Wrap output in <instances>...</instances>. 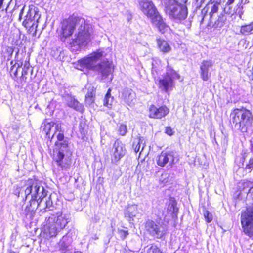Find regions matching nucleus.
Listing matches in <instances>:
<instances>
[{
  "mask_svg": "<svg viewBox=\"0 0 253 253\" xmlns=\"http://www.w3.org/2000/svg\"><path fill=\"white\" fill-rule=\"evenodd\" d=\"M47 191L42 185V182L35 179H29L22 187L19 192L25 201H28L29 206H26L28 211H33L39 208L42 212L52 210V201L50 197H47Z\"/></svg>",
  "mask_w": 253,
  "mask_h": 253,
  "instance_id": "1",
  "label": "nucleus"
},
{
  "mask_svg": "<svg viewBox=\"0 0 253 253\" xmlns=\"http://www.w3.org/2000/svg\"><path fill=\"white\" fill-rule=\"evenodd\" d=\"M61 25L60 36L62 41H65V39L71 36L75 29L77 28V31L75 35V38L70 43L71 46L80 47L86 45L90 41L92 28L86 23L84 18L69 17L64 19Z\"/></svg>",
  "mask_w": 253,
  "mask_h": 253,
  "instance_id": "2",
  "label": "nucleus"
},
{
  "mask_svg": "<svg viewBox=\"0 0 253 253\" xmlns=\"http://www.w3.org/2000/svg\"><path fill=\"white\" fill-rule=\"evenodd\" d=\"M56 137L57 141L55 143V147L53 150V171L59 172L61 170H68L71 167L72 160V152L70 151L68 146V142L64 139L63 133L60 131Z\"/></svg>",
  "mask_w": 253,
  "mask_h": 253,
  "instance_id": "3",
  "label": "nucleus"
},
{
  "mask_svg": "<svg viewBox=\"0 0 253 253\" xmlns=\"http://www.w3.org/2000/svg\"><path fill=\"white\" fill-rule=\"evenodd\" d=\"M103 52L99 49L87 57L79 60L78 66L80 67L81 70H83L82 68H86L98 72L101 75L102 79H106L111 76L109 79L111 81L112 80L111 74L113 71L112 64L107 61L96 65L97 61L103 56Z\"/></svg>",
  "mask_w": 253,
  "mask_h": 253,
  "instance_id": "4",
  "label": "nucleus"
},
{
  "mask_svg": "<svg viewBox=\"0 0 253 253\" xmlns=\"http://www.w3.org/2000/svg\"><path fill=\"white\" fill-rule=\"evenodd\" d=\"M44 233L46 238L55 237L70 222V215L59 211L46 217Z\"/></svg>",
  "mask_w": 253,
  "mask_h": 253,
  "instance_id": "5",
  "label": "nucleus"
},
{
  "mask_svg": "<svg viewBox=\"0 0 253 253\" xmlns=\"http://www.w3.org/2000/svg\"><path fill=\"white\" fill-rule=\"evenodd\" d=\"M230 118L235 129L243 133L247 131L253 122L251 112L244 107L233 109L230 113Z\"/></svg>",
  "mask_w": 253,
  "mask_h": 253,
  "instance_id": "6",
  "label": "nucleus"
},
{
  "mask_svg": "<svg viewBox=\"0 0 253 253\" xmlns=\"http://www.w3.org/2000/svg\"><path fill=\"white\" fill-rule=\"evenodd\" d=\"M175 0H168L166 3V13L170 18L176 20H184L187 16V7L182 4H179Z\"/></svg>",
  "mask_w": 253,
  "mask_h": 253,
  "instance_id": "7",
  "label": "nucleus"
},
{
  "mask_svg": "<svg viewBox=\"0 0 253 253\" xmlns=\"http://www.w3.org/2000/svg\"><path fill=\"white\" fill-rule=\"evenodd\" d=\"M240 222L244 233L253 239V205L242 211Z\"/></svg>",
  "mask_w": 253,
  "mask_h": 253,
  "instance_id": "8",
  "label": "nucleus"
},
{
  "mask_svg": "<svg viewBox=\"0 0 253 253\" xmlns=\"http://www.w3.org/2000/svg\"><path fill=\"white\" fill-rule=\"evenodd\" d=\"M180 76L170 67L168 66L166 74L159 80V87L166 92L171 88L173 85V80L179 79Z\"/></svg>",
  "mask_w": 253,
  "mask_h": 253,
  "instance_id": "9",
  "label": "nucleus"
},
{
  "mask_svg": "<svg viewBox=\"0 0 253 253\" xmlns=\"http://www.w3.org/2000/svg\"><path fill=\"white\" fill-rule=\"evenodd\" d=\"M145 229L149 234L157 238H162L166 234V227L160 223L148 219L145 222Z\"/></svg>",
  "mask_w": 253,
  "mask_h": 253,
  "instance_id": "10",
  "label": "nucleus"
},
{
  "mask_svg": "<svg viewBox=\"0 0 253 253\" xmlns=\"http://www.w3.org/2000/svg\"><path fill=\"white\" fill-rule=\"evenodd\" d=\"M126 152L125 145L120 140H116L110 151L111 161L117 163L123 158Z\"/></svg>",
  "mask_w": 253,
  "mask_h": 253,
  "instance_id": "11",
  "label": "nucleus"
},
{
  "mask_svg": "<svg viewBox=\"0 0 253 253\" xmlns=\"http://www.w3.org/2000/svg\"><path fill=\"white\" fill-rule=\"evenodd\" d=\"M139 8L147 17L152 19L159 14L151 0H138Z\"/></svg>",
  "mask_w": 253,
  "mask_h": 253,
  "instance_id": "12",
  "label": "nucleus"
},
{
  "mask_svg": "<svg viewBox=\"0 0 253 253\" xmlns=\"http://www.w3.org/2000/svg\"><path fill=\"white\" fill-rule=\"evenodd\" d=\"M41 14L39 13L38 8L33 5H30L27 15L25 16V19L23 21L22 25L26 28H28V26L33 24V23H38Z\"/></svg>",
  "mask_w": 253,
  "mask_h": 253,
  "instance_id": "13",
  "label": "nucleus"
},
{
  "mask_svg": "<svg viewBox=\"0 0 253 253\" xmlns=\"http://www.w3.org/2000/svg\"><path fill=\"white\" fill-rule=\"evenodd\" d=\"M175 153L173 151L162 152L157 157V164L161 167H164L167 164L172 167L175 163L176 158Z\"/></svg>",
  "mask_w": 253,
  "mask_h": 253,
  "instance_id": "14",
  "label": "nucleus"
},
{
  "mask_svg": "<svg viewBox=\"0 0 253 253\" xmlns=\"http://www.w3.org/2000/svg\"><path fill=\"white\" fill-rule=\"evenodd\" d=\"M41 128L42 129V132L46 135L47 138L51 139V141L53 138L56 131H61V125L52 122L42 124Z\"/></svg>",
  "mask_w": 253,
  "mask_h": 253,
  "instance_id": "15",
  "label": "nucleus"
},
{
  "mask_svg": "<svg viewBox=\"0 0 253 253\" xmlns=\"http://www.w3.org/2000/svg\"><path fill=\"white\" fill-rule=\"evenodd\" d=\"M169 112V109L166 106L157 108L155 105H152L149 109V117L153 119H161L165 117Z\"/></svg>",
  "mask_w": 253,
  "mask_h": 253,
  "instance_id": "16",
  "label": "nucleus"
},
{
  "mask_svg": "<svg viewBox=\"0 0 253 253\" xmlns=\"http://www.w3.org/2000/svg\"><path fill=\"white\" fill-rule=\"evenodd\" d=\"M62 97L64 98L67 105L72 108H73L77 111L82 112L84 111V106L79 102L72 97L69 93H62L61 92Z\"/></svg>",
  "mask_w": 253,
  "mask_h": 253,
  "instance_id": "17",
  "label": "nucleus"
},
{
  "mask_svg": "<svg viewBox=\"0 0 253 253\" xmlns=\"http://www.w3.org/2000/svg\"><path fill=\"white\" fill-rule=\"evenodd\" d=\"M213 62L210 60H203L200 66V75L204 81H207L210 77V68L213 66Z\"/></svg>",
  "mask_w": 253,
  "mask_h": 253,
  "instance_id": "18",
  "label": "nucleus"
},
{
  "mask_svg": "<svg viewBox=\"0 0 253 253\" xmlns=\"http://www.w3.org/2000/svg\"><path fill=\"white\" fill-rule=\"evenodd\" d=\"M125 217L128 221L131 222L133 220V218L139 216V212L138 209V205L136 204H129L125 210Z\"/></svg>",
  "mask_w": 253,
  "mask_h": 253,
  "instance_id": "19",
  "label": "nucleus"
},
{
  "mask_svg": "<svg viewBox=\"0 0 253 253\" xmlns=\"http://www.w3.org/2000/svg\"><path fill=\"white\" fill-rule=\"evenodd\" d=\"M151 21L161 33H164L169 29V27L164 22L159 13L152 18Z\"/></svg>",
  "mask_w": 253,
  "mask_h": 253,
  "instance_id": "20",
  "label": "nucleus"
},
{
  "mask_svg": "<svg viewBox=\"0 0 253 253\" xmlns=\"http://www.w3.org/2000/svg\"><path fill=\"white\" fill-rule=\"evenodd\" d=\"M72 241L71 236L69 234H67L63 236L62 239L59 242V248L62 253L66 252L72 243Z\"/></svg>",
  "mask_w": 253,
  "mask_h": 253,
  "instance_id": "21",
  "label": "nucleus"
},
{
  "mask_svg": "<svg viewBox=\"0 0 253 253\" xmlns=\"http://www.w3.org/2000/svg\"><path fill=\"white\" fill-rule=\"evenodd\" d=\"M243 0H241V2L237 4L236 6V10H232V8L230 7L228 10H226L227 8H225L224 10L226 13L231 14V16H234V18H236V15H239L240 18L241 19L242 16L243 14V7L242 5Z\"/></svg>",
  "mask_w": 253,
  "mask_h": 253,
  "instance_id": "22",
  "label": "nucleus"
},
{
  "mask_svg": "<svg viewBox=\"0 0 253 253\" xmlns=\"http://www.w3.org/2000/svg\"><path fill=\"white\" fill-rule=\"evenodd\" d=\"M122 97L124 98V101L129 104L133 101L134 98V95L132 89L128 88L124 89L122 93Z\"/></svg>",
  "mask_w": 253,
  "mask_h": 253,
  "instance_id": "23",
  "label": "nucleus"
},
{
  "mask_svg": "<svg viewBox=\"0 0 253 253\" xmlns=\"http://www.w3.org/2000/svg\"><path fill=\"white\" fill-rule=\"evenodd\" d=\"M157 45L160 50L163 53H168L171 50L169 44L164 40L158 39Z\"/></svg>",
  "mask_w": 253,
  "mask_h": 253,
  "instance_id": "24",
  "label": "nucleus"
},
{
  "mask_svg": "<svg viewBox=\"0 0 253 253\" xmlns=\"http://www.w3.org/2000/svg\"><path fill=\"white\" fill-rule=\"evenodd\" d=\"M10 63L12 65L10 70L11 76L14 79L16 78L18 76V71L22 65V63H15L13 65V61H11Z\"/></svg>",
  "mask_w": 253,
  "mask_h": 253,
  "instance_id": "25",
  "label": "nucleus"
},
{
  "mask_svg": "<svg viewBox=\"0 0 253 253\" xmlns=\"http://www.w3.org/2000/svg\"><path fill=\"white\" fill-rule=\"evenodd\" d=\"M240 33L244 35H248L250 34L253 33V22L251 23L241 27Z\"/></svg>",
  "mask_w": 253,
  "mask_h": 253,
  "instance_id": "26",
  "label": "nucleus"
},
{
  "mask_svg": "<svg viewBox=\"0 0 253 253\" xmlns=\"http://www.w3.org/2000/svg\"><path fill=\"white\" fill-rule=\"evenodd\" d=\"M227 18L225 14H220L218 19L215 21L214 24V27L215 28H220L222 27L226 22Z\"/></svg>",
  "mask_w": 253,
  "mask_h": 253,
  "instance_id": "27",
  "label": "nucleus"
},
{
  "mask_svg": "<svg viewBox=\"0 0 253 253\" xmlns=\"http://www.w3.org/2000/svg\"><path fill=\"white\" fill-rule=\"evenodd\" d=\"M111 89H108L104 99V105L108 108L111 107L114 101V97L111 96Z\"/></svg>",
  "mask_w": 253,
  "mask_h": 253,
  "instance_id": "28",
  "label": "nucleus"
},
{
  "mask_svg": "<svg viewBox=\"0 0 253 253\" xmlns=\"http://www.w3.org/2000/svg\"><path fill=\"white\" fill-rule=\"evenodd\" d=\"M14 52V47L11 46H6L4 50L2 51V56L4 59L7 60H10L12 54Z\"/></svg>",
  "mask_w": 253,
  "mask_h": 253,
  "instance_id": "29",
  "label": "nucleus"
},
{
  "mask_svg": "<svg viewBox=\"0 0 253 253\" xmlns=\"http://www.w3.org/2000/svg\"><path fill=\"white\" fill-rule=\"evenodd\" d=\"M252 185V183L248 180H242L239 183V190L240 192H244L245 193L247 188H250Z\"/></svg>",
  "mask_w": 253,
  "mask_h": 253,
  "instance_id": "30",
  "label": "nucleus"
},
{
  "mask_svg": "<svg viewBox=\"0 0 253 253\" xmlns=\"http://www.w3.org/2000/svg\"><path fill=\"white\" fill-rule=\"evenodd\" d=\"M31 67H30L29 63L25 64L24 66L22 69V75L20 78V80L21 81H23L25 83L26 82V75L28 74L29 71Z\"/></svg>",
  "mask_w": 253,
  "mask_h": 253,
  "instance_id": "31",
  "label": "nucleus"
},
{
  "mask_svg": "<svg viewBox=\"0 0 253 253\" xmlns=\"http://www.w3.org/2000/svg\"><path fill=\"white\" fill-rule=\"evenodd\" d=\"M167 210L171 214H176L178 211V209L176 207V204L174 202H170L168 205Z\"/></svg>",
  "mask_w": 253,
  "mask_h": 253,
  "instance_id": "32",
  "label": "nucleus"
},
{
  "mask_svg": "<svg viewBox=\"0 0 253 253\" xmlns=\"http://www.w3.org/2000/svg\"><path fill=\"white\" fill-rule=\"evenodd\" d=\"M144 139L142 138H139L138 140L137 144L134 147V151L135 152H138L140 151V153L144 148V144L143 143Z\"/></svg>",
  "mask_w": 253,
  "mask_h": 253,
  "instance_id": "33",
  "label": "nucleus"
},
{
  "mask_svg": "<svg viewBox=\"0 0 253 253\" xmlns=\"http://www.w3.org/2000/svg\"><path fill=\"white\" fill-rule=\"evenodd\" d=\"M38 23H33V24L29 25L28 28V32L29 34L32 35L33 36H35L37 33V28L38 27Z\"/></svg>",
  "mask_w": 253,
  "mask_h": 253,
  "instance_id": "34",
  "label": "nucleus"
},
{
  "mask_svg": "<svg viewBox=\"0 0 253 253\" xmlns=\"http://www.w3.org/2000/svg\"><path fill=\"white\" fill-rule=\"evenodd\" d=\"M94 95L91 92L88 93L85 96V103L87 105H90L94 102Z\"/></svg>",
  "mask_w": 253,
  "mask_h": 253,
  "instance_id": "35",
  "label": "nucleus"
},
{
  "mask_svg": "<svg viewBox=\"0 0 253 253\" xmlns=\"http://www.w3.org/2000/svg\"><path fill=\"white\" fill-rule=\"evenodd\" d=\"M147 253H163L161 250L155 245H152L147 250Z\"/></svg>",
  "mask_w": 253,
  "mask_h": 253,
  "instance_id": "36",
  "label": "nucleus"
},
{
  "mask_svg": "<svg viewBox=\"0 0 253 253\" xmlns=\"http://www.w3.org/2000/svg\"><path fill=\"white\" fill-rule=\"evenodd\" d=\"M118 131L122 136H124L127 132V126L126 125L122 124L119 126Z\"/></svg>",
  "mask_w": 253,
  "mask_h": 253,
  "instance_id": "37",
  "label": "nucleus"
},
{
  "mask_svg": "<svg viewBox=\"0 0 253 253\" xmlns=\"http://www.w3.org/2000/svg\"><path fill=\"white\" fill-rule=\"evenodd\" d=\"M204 216L207 222H210L212 221V215L209 211L205 210L204 212Z\"/></svg>",
  "mask_w": 253,
  "mask_h": 253,
  "instance_id": "38",
  "label": "nucleus"
},
{
  "mask_svg": "<svg viewBox=\"0 0 253 253\" xmlns=\"http://www.w3.org/2000/svg\"><path fill=\"white\" fill-rule=\"evenodd\" d=\"M118 233L120 238L122 239H124L128 235V232L127 230H124L123 229L119 230Z\"/></svg>",
  "mask_w": 253,
  "mask_h": 253,
  "instance_id": "39",
  "label": "nucleus"
},
{
  "mask_svg": "<svg viewBox=\"0 0 253 253\" xmlns=\"http://www.w3.org/2000/svg\"><path fill=\"white\" fill-rule=\"evenodd\" d=\"M246 168L249 169L250 170L253 169V158H251L249 163L247 165Z\"/></svg>",
  "mask_w": 253,
  "mask_h": 253,
  "instance_id": "40",
  "label": "nucleus"
},
{
  "mask_svg": "<svg viewBox=\"0 0 253 253\" xmlns=\"http://www.w3.org/2000/svg\"><path fill=\"white\" fill-rule=\"evenodd\" d=\"M165 132L169 135H172L173 134V131L172 129L169 126H167L166 127Z\"/></svg>",
  "mask_w": 253,
  "mask_h": 253,
  "instance_id": "41",
  "label": "nucleus"
},
{
  "mask_svg": "<svg viewBox=\"0 0 253 253\" xmlns=\"http://www.w3.org/2000/svg\"><path fill=\"white\" fill-rule=\"evenodd\" d=\"M218 9V5L217 4H214L211 8V13H215L217 12Z\"/></svg>",
  "mask_w": 253,
  "mask_h": 253,
  "instance_id": "42",
  "label": "nucleus"
},
{
  "mask_svg": "<svg viewBox=\"0 0 253 253\" xmlns=\"http://www.w3.org/2000/svg\"><path fill=\"white\" fill-rule=\"evenodd\" d=\"M24 8H25V6H24L21 9V11H20V14H19V21H21L22 20V14L24 12Z\"/></svg>",
  "mask_w": 253,
  "mask_h": 253,
  "instance_id": "43",
  "label": "nucleus"
},
{
  "mask_svg": "<svg viewBox=\"0 0 253 253\" xmlns=\"http://www.w3.org/2000/svg\"><path fill=\"white\" fill-rule=\"evenodd\" d=\"M249 193H253V184L249 188V189H248V191H245V193L248 194Z\"/></svg>",
  "mask_w": 253,
  "mask_h": 253,
  "instance_id": "44",
  "label": "nucleus"
},
{
  "mask_svg": "<svg viewBox=\"0 0 253 253\" xmlns=\"http://www.w3.org/2000/svg\"><path fill=\"white\" fill-rule=\"evenodd\" d=\"M234 0H228L226 4L230 5L234 2Z\"/></svg>",
  "mask_w": 253,
  "mask_h": 253,
  "instance_id": "45",
  "label": "nucleus"
},
{
  "mask_svg": "<svg viewBox=\"0 0 253 253\" xmlns=\"http://www.w3.org/2000/svg\"><path fill=\"white\" fill-rule=\"evenodd\" d=\"M3 0H0V9H1L2 8Z\"/></svg>",
  "mask_w": 253,
  "mask_h": 253,
  "instance_id": "46",
  "label": "nucleus"
},
{
  "mask_svg": "<svg viewBox=\"0 0 253 253\" xmlns=\"http://www.w3.org/2000/svg\"><path fill=\"white\" fill-rule=\"evenodd\" d=\"M18 53H19V50H18V51L16 53V55H15V57L16 61L18 60V59H17V56H18Z\"/></svg>",
  "mask_w": 253,
  "mask_h": 253,
  "instance_id": "47",
  "label": "nucleus"
},
{
  "mask_svg": "<svg viewBox=\"0 0 253 253\" xmlns=\"http://www.w3.org/2000/svg\"><path fill=\"white\" fill-rule=\"evenodd\" d=\"M246 157V154L244 153L243 155L242 158H243V161L244 162L245 161V158Z\"/></svg>",
  "mask_w": 253,
  "mask_h": 253,
  "instance_id": "48",
  "label": "nucleus"
},
{
  "mask_svg": "<svg viewBox=\"0 0 253 253\" xmlns=\"http://www.w3.org/2000/svg\"><path fill=\"white\" fill-rule=\"evenodd\" d=\"M93 239H94V240H97L98 239V237H97V236L96 235H95L94 237H93Z\"/></svg>",
  "mask_w": 253,
  "mask_h": 253,
  "instance_id": "49",
  "label": "nucleus"
},
{
  "mask_svg": "<svg viewBox=\"0 0 253 253\" xmlns=\"http://www.w3.org/2000/svg\"><path fill=\"white\" fill-rule=\"evenodd\" d=\"M232 10H236V6L234 8V9Z\"/></svg>",
  "mask_w": 253,
  "mask_h": 253,
  "instance_id": "50",
  "label": "nucleus"
},
{
  "mask_svg": "<svg viewBox=\"0 0 253 253\" xmlns=\"http://www.w3.org/2000/svg\"><path fill=\"white\" fill-rule=\"evenodd\" d=\"M75 253H81V252H76Z\"/></svg>",
  "mask_w": 253,
  "mask_h": 253,
  "instance_id": "51",
  "label": "nucleus"
},
{
  "mask_svg": "<svg viewBox=\"0 0 253 253\" xmlns=\"http://www.w3.org/2000/svg\"><path fill=\"white\" fill-rule=\"evenodd\" d=\"M167 176V174L162 175V176Z\"/></svg>",
  "mask_w": 253,
  "mask_h": 253,
  "instance_id": "52",
  "label": "nucleus"
},
{
  "mask_svg": "<svg viewBox=\"0 0 253 253\" xmlns=\"http://www.w3.org/2000/svg\"><path fill=\"white\" fill-rule=\"evenodd\" d=\"M31 72H32V71H33V69H31Z\"/></svg>",
  "mask_w": 253,
  "mask_h": 253,
  "instance_id": "53",
  "label": "nucleus"
}]
</instances>
